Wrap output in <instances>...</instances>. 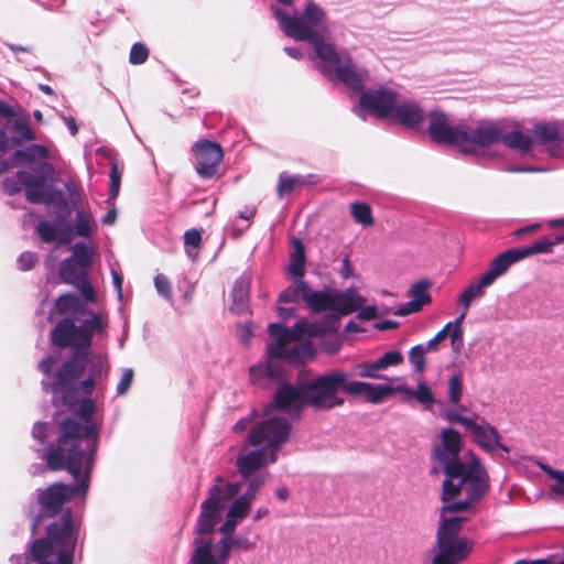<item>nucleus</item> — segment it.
<instances>
[{
    "label": "nucleus",
    "instance_id": "nucleus-64",
    "mask_svg": "<svg viewBox=\"0 0 564 564\" xmlns=\"http://www.w3.org/2000/svg\"><path fill=\"white\" fill-rule=\"evenodd\" d=\"M340 273H341V276L345 279L349 278L351 274V269L349 267V262H348L347 258L344 259V261H343V268L340 270Z\"/></svg>",
    "mask_w": 564,
    "mask_h": 564
},
{
    "label": "nucleus",
    "instance_id": "nucleus-32",
    "mask_svg": "<svg viewBox=\"0 0 564 564\" xmlns=\"http://www.w3.org/2000/svg\"><path fill=\"white\" fill-rule=\"evenodd\" d=\"M305 249H294L290 254L288 272L294 279H303L305 273Z\"/></svg>",
    "mask_w": 564,
    "mask_h": 564
},
{
    "label": "nucleus",
    "instance_id": "nucleus-61",
    "mask_svg": "<svg viewBox=\"0 0 564 564\" xmlns=\"http://www.w3.org/2000/svg\"><path fill=\"white\" fill-rule=\"evenodd\" d=\"M112 282H113V285L117 290V293L119 295V297L121 296V292H122V279L121 276L112 270Z\"/></svg>",
    "mask_w": 564,
    "mask_h": 564
},
{
    "label": "nucleus",
    "instance_id": "nucleus-57",
    "mask_svg": "<svg viewBox=\"0 0 564 564\" xmlns=\"http://www.w3.org/2000/svg\"><path fill=\"white\" fill-rule=\"evenodd\" d=\"M377 315V311H376V307L375 306H367V307H364L361 308V311L359 312V317L361 319H372L375 318Z\"/></svg>",
    "mask_w": 564,
    "mask_h": 564
},
{
    "label": "nucleus",
    "instance_id": "nucleus-34",
    "mask_svg": "<svg viewBox=\"0 0 564 564\" xmlns=\"http://www.w3.org/2000/svg\"><path fill=\"white\" fill-rule=\"evenodd\" d=\"M413 300L408 303V306L399 311L400 315H406L412 312L420 311L423 305V280L415 282L411 289Z\"/></svg>",
    "mask_w": 564,
    "mask_h": 564
},
{
    "label": "nucleus",
    "instance_id": "nucleus-14",
    "mask_svg": "<svg viewBox=\"0 0 564 564\" xmlns=\"http://www.w3.org/2000/svg\"><path fill=\"white\" fill-rule=\"evenodd\" d=\"M215 481L217 484L209 488L208 497L202 503V512L196 524L197 534H207L214 530L226 503L235 498L240 489L237 482L221 485V476H216Z\"/></svg>",
    "mask_w": 564,
    "mask_h": 564
},
{
    "label": "nucleus",
    "instance_id": "nucleus-52",
    "mask_svg": "<svg viewBox=\"0 0 564 564\" xmlns=\"http://www.w3.org/2000/svg\"><path fill=\"white\" fill-rule=\"evenodd\" d=\"M184 241L186 247H198L202 242L200 231L196 229L187 230L184 235Z\"/></svg>",
    "mask_w": 564,
    "mask_h": 564
},
{
    "label": "nucleus",
    "instance_id": "nucleus-40",
    "mask_svg": "<svg viewBox=\"0 0 564 564\" xmlns=\"http://www.w3.org/2000/svg\"><path fill=\"white\" fill-rule=\"evenodd\" d=\"M80 306L79 300L72 294L61 295L56 301V308L62 313H77Z\"/></svg>",
    "mask_w": 564,
    "mask_h": 564
},
{
    "label": "nucleus",
    "instance_id": "nucleus-33",
    "mask_svg": "<svg viewBox=\"0 0 564 564\" xmlns=\"http://www.w3.org/2000/svg\"><path fill=\"white\" fill-rule=\"evenodd\" d=\"M541 470L555 482L550 485V491L555 496L564 497V470L554 469L547 464H539Z\"/></svg>",
    "mask_w": 564,
    "mask_h": 564
},
{
    "label": "nucleus",
    "instance_id": "nucleus-1",
    "mask_svg": "<svg viewBox=\"0 0 564 564\" xmlns=\"http://www.w3.org/2000/svg\"><path fill=\"white\" fill-rule=\"evenodd\" d=\"M104 329L101 316L91 312L79 325L64 318L53 328V344L62 348H73V356L62 365L53 381L43 380L42 384L55 398L61 394L64 404L73 405L79 395L89 397L95 389L102 388L108 379V356L89 351L93 335L101 334Z\"/></svg>",
    "mask_w": 564,
    "mask_h": 564
},
{
    "label": "nucleus",
    "instance_id": "nucleus-15",
    "mask_svg": "<svg viewBox=\"0 0 564 564\" xmlns=\"http://www.w3.org/2000/svg\"><path fill=\"white\" fill-rule=\"evenodd\" d=\"M194 545L189 564H223L228 560L232 547H240L245 551L254 547V543L247 538L230 539L229 535H225L217 543L210 539L197 536L194 539Z\"/></svg>",
    "mask_w": 564,
    "mask_h": 564
},
{
    "label": "nucleus",
    "instance_id": "nucleus-44",
    "mask_svg": "<svg viewBox=\"0 0 564 564\" xmlns=\"http://www.w3.org/2000/svg\"><path fill=\"white\" fill-rule=\"evenodd\" d=\"M148 56H149L148 48L141 43H135L131 47L129 59H130L131 64L139 65V64L144 63L147 61Z\"/></svg>",
    "mask_w": 564,
    "mask_h": 564
},
{
    "label": "nucleus",
    "instance_id": "nucleus-26",
    "mask_svg": "<svg viewBox=\"0 0 564 564\" xmlns=\"http://www.w3.org/2000/svg\"><path fill=\"white\" fill-rule=\"evenodd\" d=\"M490 285L492 284L484 275H481L479 280L468 284L458 297V304L463 308L462 313H465L466 315L471 304L475 301H478L481 297H484L486 294V290Z\"/></svg>",
    "mask_w": 564,
    "mask_h": 564
},
{
    "label": "nucleus",
    "instance_id": "nucleus-4",
    "mask_svg": "<svg viewBox=\"0 0 564 564\" xmlns=\"http://www.w3.org/2000/svg\"><path fill=\"white\" fill-rule=\"evenodd\" d=\"M95 410V403L90 398L83 399L77 412L84 424L73 419L61 423V435L56 448H51L44 455L51 469L65 468L77 477L84 465L93 466L98 437V425L93 421Z\"/></svg>",
    "mask_w": 564,
    "mask_h": 564
},
{
    "label": "nucleus",
    "instance_id": "nucleus-63",
    "mask_svg": "<svg viewBox=\"0 0 564 564\" xmlns=\"http://www.w3.org/2000/svg\"><path fill=\"white\" fill-rule=\"evenodd\" d=\"M398 323L393 321H383L377 324V328L380 330H387L397 327Z\"/></svg>",
    "mask_w": 564,
    "mask_h": 564
},
{
    "label": "nucleus",
    "instance_id": "nucleus-25",
    "mask_svg": "<svg viewBox=\"0 0 564 564\" xmlns=\"http://www.w3.org/2000/svg\"><path fill=\"white\" fill-rule=\"evenodd\" d=\"M251 502L243 497L236 498L229 506L227 511V519L220 527V532L224 535H229L235 532L237 524L249 513Z\"/></svg>",
    "mask_w": 564,
    "mask_h": 564
},
{
    "label": "nucleus",
    "instance_id": "nucleus-37",
    "mask_svg": "<svg viewBox=\"0 0 564 564\" xmlns=\"http://www.w3.org/2000/svg\"><path fill=\"white\" fill-rule=\"evenodd\" d=\"M268 473H261L250 476L249 478H245L247 480V490L241 497L246 498L251 503L253 502L258 491L265 482Z\"/></svg>",
    "mask_w": 564,
    "mask_h": 564
},
{
    "label": "nucleus",
    "instance_id": "nucleus-21",
    "mask_svg": "<svg viewBox=\"0 0 564 564\" xmlns=\"http://www.w3.org/2000/svg\"><path fill=\"white\" fill-rule=\"evenodd\" d=\"M193 151L197 173L202 177L214 176L224 156L220 145L208 140H199L194 144Z\"/></svg>",
    "mask_w": 564,
    "mask_h": 564
},
{
    "label": "nucleus",
    "instance_id": "nucleus-28",
    "mask_svg": "<svg viewBox=\"0 0 564 564\" xmlns=\"http://www.w3.org/2000/svg\"><path fill=\"white\" fill-rule=\"evenodd\" d=\"M500 141L508 148L520 151L521 153H527L531 150L533 140L530 135L524 134L519 130H512L510 132H505L502 129V137Z\"/></svg>",
    "mask_w": 564,
    "mask_h": 564
},
{
    "label": "nucleus",
    "instance_id": "nucleus-8",
    "mask_svg": "<svg viewBox=\"0 0 564 564\" xmlns=\"http://www.w3.org/2000/svg\"><path fill=\"white\" fill-rule=\"evenodd\" d=\"M15 159L34 165L33 171H20L18 177L25 188V196L31 203H44L58 207H66L65 195L55 191L46 178L53 173L52 166L46 162L51 156L50 150L44 145L33 144L14 154Z\"/></svg>",
    "mask_w": 564,
    "mask_h": 564
},
{
    "label": "nucleus",
    "instance_id": "nucleus-42",
    "mask_svg": "<svg viewBox=\"0 0 564 564\" xmlns=\"http://www.w3.org/2000/svg\"><path fill=\"white\" fill-rule=\"evenodd\" d=\"M154 286L156 292L166 301L172 302L173 295H172V285L169 279L162 274L159 273L154 278Z\"/></svg>",
    "mask_w": 564,
    "mask_h": 564
},
{
    "label": "nucleus",
    "instance_id": "nucleus-62",
    "mask_svg": "<svg viewBox=\"0 0 564 564\" xmlns=\"http://www.w3.org/2000/svg\"><path fill=\"white\" fill-rule=\"evenodd\" d=\"M117 218V210L115 208L107 212V214L104 216L102 221L106 225H112L115 224Z\"/></svg>",
    "mask_w": 564,
    "mask_h": 564
},
{
    "label": "nucleus",
    "instance_id": "nucleus-23",
    "mask_svg": "<svg viewBox=\"0 0 564 564\" xmlns=\"http://www.w3.org/2000/svg\"><path fill=\"white\" fill-rule=\"evenodd\" d=\"M502 128L495 122H484L476 129L468 131V138L462 147L465 154H476L478 148L489 147L500 141Z\"/></svg>",
    "mask_w": 564,
    "mask_h": 564
},
{
    "label": "nucleus",
    "instance_id": "nucleus-55",
    "mask_svg": "<svg viewBox=\"0 0 564 564\" xmlns=\"http://www.w3.org/2000/svg\"><path fill=\"white\" fill-rule=\"evenodd\" d=\"M56 361H57V358L48 356L40 362L39 368L43 373L48 375V372L51 371L53 366L56 364Z\"/></svg>",
    "mask_w": 564,
    "mask_h": 564
},
{
    "label": "nucleus",
    "instance_id": "nucleus-20",
    "mask_svg": "<svg viewBox=\"0 0 564 564\" xmlns=\"http://www.w3.org/2000/svg\"><path fill=\"white\" fill-rule=\"evenodd\" d=\"M466 430L470 432L473 441L485 452L492 453L496 448L505 453L510 452V448L500 442L501 435L498 430L478 414L473 415Z\"/></svg>",
    "mask_w": 564,
    "mask_h": 564
},
{
    "label": "nucleus",
    "instance_id": "nucleus-45",
    "mask_svg": "<svg viewBox=\"0 0 564 564\" xmlns=\"http://www.w3.org/2000/svg\"><path fill=\"white\" fill-rule=\"evenodd\" d=\"M133 370L131 368H127L122 371L121 378L117 384V394L123 395L130 389L133 381Z\"/></svg>",
    "mask_w": 564,
    "mask_h": 564
},
{
    "label": "nucleus",
    "instance_id": "nucleus-53",
    "mask_svg": "<svg viewBox=\"0 0 564 564\" xmlns=\"http://www.w3.org/2000/svg\"><path fill=\"white\" fill-rule=\"evenodd\" d=\"M32 435L40 443H44L47 436V424L46 423H35L32 430Z\"/></svg>",
    "mask_w": 564,
    "mask_h": 564
},
{
    "label": "nucleus",
    "instance_id": "nucleus-48",
    "mask_svg": "<svg viewBox=\"0 0 564 564\" xmlns=\"http://www.w3.org/2000/svg\"><path fill=\"white\" fill-rule=\"evenodd\" d=\"M452 327V322L447 323L432 339H430L425 346V349H436L438 344L443 341L447 336Z\"/></svg>",
    "mask_w": 564,
    "mask_h": 564
},
{
    "label": "nucleus",
    "instance_id": "nucleus-22",
    "mask_svg": "<svg viewBox=\"0 0 564 564\" xmlns=\"http://www.w3.org/2000/svg\"><path fill=\"white\" fill-rule=\"evenodd\" d=\"M552 249H507L497 256L482 274L491 284L507 273L510 267L530 256L539 252H549Z\"/></svg>",
    "mask_w": 564,
    "mask_h": 564
},
{
    "label": "nucleus",
    "instance_id": "nucleus-7",
    "mask_svg": "<svg viewBox=\"0 0 564 564\" xmlns=\"http://www.w3.org/2000/svg\"><path fill=\"white\" fill-rule=\"evenodd\" d=\"M355 112L362 118L366 113H370L408 128L419 127L423 119L417 101L388 87L370 88L361 91Z\"/></svg>",
    "mask_w": 564,
    "mask_h": 564
},
{
    "label": "nucleus",
    "instance_id": "nucleus-9",
    "mask_svg": "<svg viewBox=\"0 0 564 564\" xmlns=\"http://www.w3.org/2000/svg\"><path fill=\"white\" fill-rule=\"evenodd\" d=\"M305 301L314 312L332 311L348 315L365 304L366 299L354 288L346 291H312L303 279H294L292 285L280 293L279 303H299Z\"/></svg>",
    "mask_w": 564,
    "mask_h": 564
},
{
    "label": "nucleus",
    "instance_id": "nucleus-10",
    "mask_svg": "<svg viewBox=\"0 0 564 564\" xmlns=\"http://www.w3.org/2000/svg\"><path fill=\"white\" fill-rule=\"evenodd\" d=\"M78 530L72 519H59L47 528L46 539L33 541L31 556L37 564H73Z\"/></svg>",
    "mask_w": 564,
    "mask_h": 564
},
{
    "label": "nucleus",
    "instance_id": "nucleus-35",
    "mask_svg": "<svg viewBox=\"0 0 564 564\" xmlns=\"http://www.w3.org/2000/svg\"><path fill=\"white\" fill-rule=\"evenodd\" d=\"M447 397L448 402L453 406H457L459 404L463 397V379L459 373H455L448 379Z\"/></svg>",
    "mask_w": 564,
    "mask_h": 564
},
{
    "label": "nucleus",
    "instance_id": "nucleus-43",
    "mask_svg": "<svg viewBox=\"0 0 564 564\" xmlns=\"http://www.w3.org/2000/svg\"><path fill=\"white\" fill-rule=\"evenodd\" d=\"M377 366L379 367L380 371L384 370L391 366H398L403 361V356L400 351L391 350L386 352L383 356L378 358Z\"/></svg>",
    "mask_w": 564,
    "mask_h": 564
},
{
    "label": "nucleus",
    "instance_id": "nucleus-11",
    "mask_svg": "<svg viewBox=\"0 0 564 564\" xmlns=\"http://www.w3.org/2000/svg\"><path fill=\"white\" fill-rule=\"evenodd\" d=\"M463 447L460 434L454 429H444L441 433V441L433 449V460L435 463L431 473H437L441 469L446 478H457L471 474L486 473L480 458L473 452L468 453V458L460 459L459 453Z\"/></svg>",
    "mask_w": 564,
    "mask_h": 564
},
{
    "label": "nucleus",
    "instance_id": "nucleus-50",
    "mask_svg": "<svg viewBox=\"0 0 564 564\" xmlns=\"http://www.w3.org/2000/svg\"><path fill=\"white\" fill-rule=\"evenodd\" d=\"M564 243V234L556 235L553 239L540 238L532 241L527 247H554L555 245Z\"/></svg>",
    "mask_w": 564,
    "mask_h": 564
},
{
    "label": "nucleus",
    "instance_id": "nucleus-18",
    "mask_svg": "<svg viewBox=\"0 0 564 564\" xmlns=\"http://www.w3.org/2000/svg\"><path fill=\"white\" fill-rule=\"evenodd\" d=\"M90 469L91 466L87 467L84 465L77 477L72 475L76 482L75 486L56 482L50 486L46 490L41 491L39 495V501L42 509L51 514H56L61 511L62 506L66 501L70 500L74 495L85 494L88 489Z\"/></svg>",
    "mask_w": 564,
    "mask_h": 564
},
{
    "label": "nucleus",
    "instance_id": "nucleus-31",
    "mask_svg": "<svg viewBox=\"0 0 564 564\" xmlns=\"http://www.w3.org/2000/svg\"><path fill=\"white\" fill-rule=\"evenodd\" d=\"M304 184V180L300 175H292L286 172L281 173L276 186V193L279 197H284L285 195L292 193L296 187Z\"/></svg>",
    "mask_w": 564,
    "mask_h": 564
},
{
    "label": "nucleus",
    "instance_id": "nucleus-24",
    "mask_svg": "<svg viewBox=\"0 0 564 564\" xmlns=\"http://www.w3.org/2000/svg\"><path fill=\"white\" fill-rule=\"evenodd\" d=\"M306 321L310 324L325 323V329L317 334H310L308 332H306L305 334L296 337L294 340H296L299 343H304L302 339L305 337H307V338L321 337L319 344H321L322 349L325 352L334 355L339 351V349L341 347V340H340L339 336L337 335L338 327H337L336 318L324 317L322 319L314 321V322H310L308 319H306ZM305 343H307L312 346V344L310 341L306 340Z\"/></svg>",
    "mask_w": 564,
    "mask_h": 564
},
{
    "label": "nucleus",
    "instance_id": "nucleus-38",
    "mask_svg": "<svg viewBox=\"0 0 564 564\" xmlns=\"http://www.w3.org/2000/svg\"><path fill=\"white\" fill-rule=\"evenodd\" d=\"M465 318V313H460L459 316L456 317L454 322H452V327L448 332V336L451 337L452 346L455 351H459L464 346V337H463V328L462 323Z\"/></svg>",
    "mask_w": 564,
    "mask_h": 564
},
{
    "label": "nucleus",
    "instance_id": "nucleus-27",
    "mask_svg": "<svg viewBox=\"0 0 564 564\" xmlns=\"http://www.w3.org/2000/svg\"><path fill=\"white\" fill-rule=\"evenodd\" d=\"M231 310L237 314L245 313L248 308L249 301V280L246 276L236 280L231 291Z\"/></svg>",
    "mask_w": 564,
    "mask_h": 564
},
{
    "label": "nucleus",
    "instance_id": "nucleus-16",
    "mask_svg": "<svg viewBox=\"0 0 564 564\" xmlns=\"http://www.w3.org/2000/svg\"><path fill=\"white\" fill-rule=\"evenodd\" d=\"M97 229V224L89 210L78 209L74 220V227H65L62 223L52 224L50 221H41L37 225V234L43 242L68 243L74 236L88 238Z\"/></svg>",
    "mask_w": 564,
    "mask_h": 564
},
{
    "label": "nucleus",
    "instance_id": "nucleus-60",
    "mask_svg": "<svg viewBox=\"0 0 564 564\" xmlns=\"http://www.w3.org/2000/svg\"><path fill=\"white\" fill-rule=\"evenodd\" d=\"M295 312V307H278V315L282 319L290 318Z\"/></svg>",
    "mask_w": 564,
    "mask_h": 564
},
{
    "label": "nucleus",
    "instance_id": "nucleus-30",
    "mask_svg": "<svg viewBox=\"0 0 564 564\" xmlns=\"http://www.w3.org/2000/svg\"><path fill=\"white\" fill-rule=\"evenodd\" d=\"M533 134L539 143L545 144L560 140V128L556 123H538L533 127Z\"/></svg>",
    "mask_w": 564,
    "mask_h": 564
},
{
    "label": "nucleus",
    "instance_id": "nucleus-36",
    "mask_svg": "<svg viewBox=\"0 0 564 564\" xmlns=\"http://www.w3.org/2000/svg\"><path fill=\"white\" fill-rule=\"evenodd\" d=\"M256 215V207L254 206H245L238 215V219L242 220L245 223L243 226H238V221H232L229 230L231 235L237 236L241 235L245 230H247L250 226L251 219Z\"/></svg>",
    "mask_w": 564,
    "mask_h": 564
},
{
    "label": "nucleus",
    "instance_id": "nucleus-13",
    "mask_svg": "<svg viewBox=\"0 0 564 564\" xmlns=\"http://www.w3.org/2000/svg\"><path fill=\"white\" fill-rule=\"evenodd\" d=\"M465 520L463 517H442L437 529V553L432 564H456L469 555L473 542L467 538L458 536Z\"/></svg>",
    "mask_w": 564,
    "mask_h": 564
},
{
    "label": "nucleus",
    "instance_id": "nucleus-59",
    "mask_svg": "<svg viewBox=\"0 0 564 564\" xmlns=\"http://www.w3.org/2000/svg\"><path fill=\"white\" fill-rule=\"evenodd\" d=\"M540 226V224L535 223V224H532V225H529V226H524V227H521L517 230H514L512 232V236L514 237H519V236H522L524 234H529V232H532L534 231L535 229H538Z\"/></svg>",
    "mask_w": 564,
    "mask_h": 564
},
{
    "label": "nucleus",
    "instance_id": "nucleus-58",
    "mask_svg": "<svg viewBox=\"0 0 564 564\" xmlns=\"http://www.w3.org/2000/svg\"><path fill=\"white\" fill-rule=\"evenodd\" d=\"M284 52L292 58L294 59H302L303 56H304V53L301 48L299 47H291V46H286L284 47Z\"/></svg>",
    "mask_w": 564,
    "mask_h": 564
},
{
    "label": "nucleus",
    "instance_id": "nucleus-49",
    "mask_svg": "<svg viewBox=\"0 0 564 564\" xmlns=\"http://www.w3.org/2000/svg\"><path fill=\"white\" fill-rule=\"evenodd\" d=\"M37 257L34 252L25 251L21 253L18 259V265L22 271L30 270L33 264L36 262Z\"/></svg>",
    "mask_w": 564,
    "mask_h": 564
},
{
    "label": "nucleus",
    "instance_id": "nucleus-39",
    "mask_svg": "<svg viewBox=\"0 0 564 564\" xmlns=\"http://www.w3.org/2000/svg\"><path fill=\"white\" fill-rule=\"evenodd\" d=\"M12 131L14 132V140L17 142H23L34 140L35 134L29 127V124L19 118H14L12 121Z\"/></svg>",
    "mask_w": 564,
    "mask_h": 564
},
{
    "label": "nucleus",
    "instance_id": "nucleus-29",
    "mask_svg": "<svg viewBox=\"0 0 564 564\" xmlns=\"http://www.w3.org/2000/svg\"><path fill=\"white\" fill-rule=\"evenodd\" d=\"M349 212L352 219L358 225L362 227H369L373 225L375 219L369 204L365 202H354L349 206Z\"/></svg>",
    "mask_w": 564,
    "mask_h": 564
},
{
    "label": "nucleus",
    "instance_id": "nucleus-56",
    "mask_svg": "<svg viewBox=\"0 0 564 564\" xmlns=\"http://www.w3.org/2000/svg\"><path fill=\"white\" fill-rule=\"evenodd\" d=\"M506 171L510 172V173H520V172H539L541 170L536 169V167H532V166H527V165H509L506 169Z\"/></svg>",
    "mask_w": 564,
    "mask_h": 564
},
{
    "label": "nucleus",
    "instance_id": "nucleus-51",
    "mask_svg": "<svg viewBox=\"0 0 564 564\" xmlns=\"http://www.w3.org/2000/svg\"><path fill=\"white\" fill-rule=\"evenodd\" d=\"M120 178L121 172L118 170L116 164H112L110 173V192L112 196H116L119 192Z\"/></svg>",
    "mask_w": 564,
    "mask_h": 564
},
{
    "label": "nucleus",
    "instance_id": "nucleus-12",
    "mask_svg": "<svg viewBox=\"0 0 564 564\" xmlns=\"http://www.w3.org/2000/svg\"><path fill=\"white\" fill-rule=\"evenodd\" d=\"M489 490L488 473L445 478L442 486V513L463 512L480 501Z\"/></svg>",
    "mask_w": 564,
    "mask_h": 564
},
{
    "label": "nucleus",
    "instance_id": "nucleus-17",
    "mask_svg": "<svg viewBox=\"0 0 564 564\" xmlns=\"http://www.w3.org/2000/svg\"><path fill=\"white\" fill-rule=\"evenodd\" d=\"M73 250V256L63 261L59 276L65 283L75 285L86 300L94 301V289L87 279L94 249Z\"/></svg>",
    "mask_w": 564,
    "mask_h": 564
},
{
    "label": "nucleus",
    "instance_id": "nucleus-46",
    "mask_svg": "<svg viewBox=\"0 0 564 564\" xmlns=\"http://www.w3.org/2000/svg\"><path fill=\"white\" fill-rule=\"evenodd\" d=\"M359 369L358 375L364 378H372V379H379L381 378L378 372L380 371L379 367L377 366V361L372 362H364L357 366Z\"/></svg>",
    "mask_w": 564,
    "mask_h": 564
},
{
    "label": "nucleus",
    "instance_id": "nucleus-47",
    "mask_svg": "<svg viewBox=\"0 0 564 564\" xmlns=\"http://www.w3.org/2000/svg\"><path fill=\"white\" fill-rule=\"evenodd\" d=\"M410 362L414 366L417 372L423 370V345L419 344L411 349Z\"/></svg>",
    "mask_w": 564,
    "mask_h": 564
},
{
    "label": "nucleus",
    "instance_id": "nucleus-5",
    "mask_svg": "<svg viewBox=\"0 0 564 564\" xmlns=\"http://www.w3.org/2000/svg\"><path fill=\"white\" fill-rule=\"evenodd\" d=\"M324 329L325 323L310 324L306 318L297 321L291 328L271 323L268 333L274 340L268 345V360L250 368L251 381L261 387H265L270 381H279L282 378L281 360L290 364L302 362L314 354L313 346L294 339L306 332L317 334Z\"/></svg>",
    "mask_w": 564,
    "mask_h": 564
},
{
    "label": "nucleus",
    "instance_id": "nucleus-54",
    "mask_svg": "<svg viewBox=\"0 0 564 564\" xmlns=\"http://www.w3.org/2000/svg\"><path fill=\"white\" fill-rule=\"evenodd\" d=\"M254 415H256V412H252L251 414H249L248 416L246 417H242L241 420H239L235 425H234V432L236 433H241L243 431H246L250 425L251 423L253 422L254 420Z\"/></svg>",
    "mask_w": 564,
    "mask_h": 564
},
{
    "label": "nucleus",
    "instance_id": "nucleus-41",
    "mask_svg": "<svg viewBox=\"0 0 564 564\" xmlns=\"http://www.w3.org/2000/svg\"><path fill=\"white\" fill-rule=\"evenodd\" d=\"M454 409H449V410H445L443 415L444 417L451 422V423H458L460 425H463L465 429L468 426V424L470 423L471 417H468V416H465V415H462L460 414V411H465L466 408L464 405H457V406H453Z\"/></svg>",
    "mask_w": 564,
    "mask_h": 564
},
{
    "label": "nucleus",
    "instance_id": "nucleus-6",
    "mask_svg": "<svg viewBox=\"0 0 564 564\" xmlns=\"http://www.w3.org/2000/svg\"><path fill=\"white\" fill-rule=\"evenodd\" d=\"M291 423L279 415L270 416L251 427L248 443L260 446L259 449H242L237 457V467L243 478H249L257 470L272 464L278 458V452L289 440Z\"/></svg>",
    "mask_w": 564,
    "mask_h": 564
},
{
    "label": "nucleus",
    "instance_id": "nucleus-3",
    "mask_svg": "<svg viewBox=\"0 0 564 564\" xmlns=\"http://www.w3.org/2000/svg\"><path fill=\"white\" fill-rule=\"evenodd\" d=\"M340 391L350 395H361L375 404L395 392H400L404 401L416 400L423 403V381H417L416 389L412 390L405 386L350 381L346 372L334 370L322 376L301 379L295 386L281 384L274 393L272 406L288 412H299L305 405L318 410H332L341 406L345 402Z\"/></svg>",
    "mask_w": 564,
    "mask_h": 564
},
{
    "label": "nucleus",
    "instance_id": "nucleus-19",
    "mask_svg": "<svg viewBox=\"0 0 564 564\" xmlns=\"http://www.w3.org/2000/svg\"><path fill=\"white\" fill-rule=\"evenodd\" d=\"M429 134L433 141L442 144L458 145L460 149L468 138V131L448 124L445 113L435 109L429 113Z\"/></svg>",
    "mask_w": 564,
    "mask_h": 564
},
{
    "label": "nucleus",
    "instance_id": "nucleus-2",
    "mask_svg": "<svg viewBox=\"0 0 564 564\" xmlns=\"http://www.w3.org/2000/svg\"><path fill=\"white\" fill-rule=\"evenodd\" d=\"M270 11L284 35L312 45L316 64L327 78L339 80L356 91L362 88L368 74L330 43L328 13L322 3L305 0L302 9L295 11L293 1L291 4H271Z\"/></svg>",
    "mask_w": 564,
    "mask_h": 564
}]
</instances>
